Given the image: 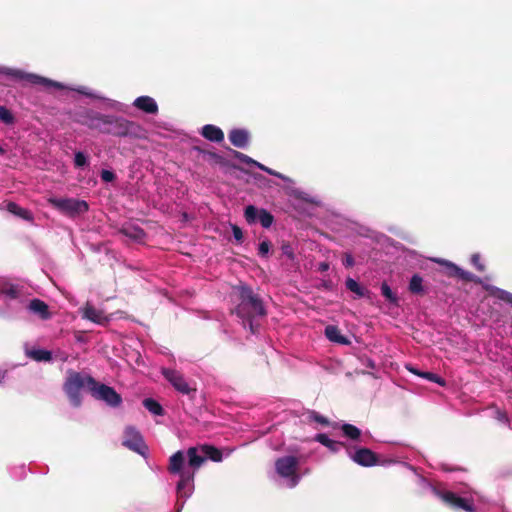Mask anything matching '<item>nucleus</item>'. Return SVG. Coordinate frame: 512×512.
<instances>
[{
    "label": "nucleus",
    "mask_w": 512,
    "mask_h": 512,
    "mask_svg": "<svg viewBox=\"0 0 512 512\" xmlns=\"http://www.w3.org/2000/svg\"><path fill=\"white\" fill-rule=\"evenodd\" d=\"M232 153H233L234 157L236 159H238L240 162L258 167L259 162L252 159L248 155H246L242 152L236 151V150H232Z\"/></svg>",
    "instance_id": "ea45409f"
},
{
    "label": "nucleus",
    "mask_w": 512,
    "mask_h": 512,
    "mask_svg": "<svg viewBox=\"0 0 512 512\" xmlns=\"http://www.w3.org/2000/svg\"><path fill=\"white\" fill-rule=\"evenodd\" d=\"M89 384L92 385L90 393L95 399L102 400L112 407H118L121 404L122 398L114 388L101 384L95 379H89Z\"/></svg>",
    "instance_id": "0eeeda50"
},
{
    "label": "nucleus",
    "mask_w": 512,
    "mask_h": 512,
    "mask_svg": "<svg viewBox=\"0 0 512 512\" xmlns=\"http://www.w3.org/2000/svg\"><path fill=\"white\" fill-rule=\"evenodd\" d=\"M199 450L202 454H204L205 460L210 459L213 462H221L223 459L222 450L213 445H201Z\"/></svg>",
    "instance_id": "b1692460"
},
{
    "label": "nucleus",
    "mask_w": 512,
    "mask_h": 512,
    "mask_svg": "<svg viewBox=\"0 0 512 512\" xmlns=\"http://www.w3.org/2000/svg\"><path fill=\"white\" fill-rule=\"evenodd\" d=\"M87 163V156L83 152L78 151L75 153L74 164L76 167H84Z\"/></svg>",
    "instance_id": "79ce46f5"
},
{
    "label": "nucleus",
    "mask_w": 512,
    "mask_h": 512,
    "mask_svg": "<svg viewBox=\"0 0 512 512\" xmlns=\"http://www.w3.org/2000/svg\"><path fill=\"white\" fill-rule=\"evenodd\" d=\"M194 150H196L200 154H202L204 160H207L208 162H210L213 165H220V166L228 165V161L224 157H222L221 155H219L215 152L202 149L201 147H198V146H195Z\"/></svg>",
    "instance_id": "412c9836"
},
{
    "label": "nucleus",
    "mask_w": 512,
    "mask_h": 512,
    "mask_svg": "<svg viewBox=\"0 0 512 512\" xmlns=\"http://www.w3.org/2000/svg\"><path fill=\"white\" fill-rule=\"evenodd\" d=\"M193 472H181L180 480L177 484V494L179 498H187L190 495V491H186V488L193 481Z\"/></svg>",
    "instance_id": "a211bd4d"
},
{
    "label": "nucleus",
    "mask_w": 512,
    "mask_h": 512,
    "mask_svg": "<svg viewBox=\"0 0 512 512\" xmlns=\"http://www.w3.org/2000/svg\"><path fill=\"white\" fill-rule=\"evenodd\" d=\"M104 124V134L131 139L146 138L147 132L140 124L125 118L107 115Z\"/></svg>",
    "instance_id": "f03ea898"
},
{
    "label": "nucleus",
    "mask_w": 512,
    "mask_h": 512,
    "mask_svg": "<svg viewBox=\"0 0 512 512\" xmlns=\"http://www.w3.org/2000/svg\"><path fill=\"white\" fill-rule=\"evenodd\" d=\"M101 179L104 181V182H112L115 180L116 178V175L113 171H110V170H106V169H103L101 171Z\"/></svg>",
    "instance_id": "c03bdc74"
},
{
    "label": "nucleus",
    "mask_w": 512,
    "mask_h": 512,
    "mask_svg": "<svg viewBox=\"0 0 512 512\" xmlns=\"http://www.w3.org/2000/svg\"><path fill=\"white\" fill-rule=\"evenodd\" d=\"M409 291L412 294L423 295L425 293L423 287V278L419 274H414L409 282Z\"/></svg>",
    "instance_id": "2f4dec72"
},
{
    "label": "nucleus",
    "mask_w": 512,
    "mask_h": 512,
    "mask_svg": "<svg viewBox=\"0 0 512 512\" xmlns=\"http://www.w3.org/2000/svg\"><path fill=\"white\" fill-rule=\"evenodd\" d=\"M299 460L295 456H283L275 461V470L277 474L289 480L291 488L298 485L300 476L298 475Z\"/></svg>",
    "instance_id": "20e7f679"
},
{
    "label": "nucleus",
    "mask_w": 512,
    "mask_h": 512,
    "mask_svg": "<svg viewBox=\"0 0 512 512\" xmlns=\"http://www.w3.org/2000/svg\"><path fill=\"white\" fill-rule=\"evenodd\" d=\"M7 210L10 213H12V214H14V215H16V216L26 220V221H33V215L31 213V211H29L28 209L20 207L15 202H9L7 204Z\"/></svg>",
    "instance_id": "cd10ccee"
},
{
    "label": "nucleus",
    "mask_w": 512,
    "mask_h": 512,
    "mask_svg": "<svg viewBox=\"0 0 512 512\" xmlns=\"http://www.w3.org/2000/svg\"><path fill=\"white\" fill-rule=\"evenodd\" d=\"M284 253L290 258L293 259V253L289 252V250H285Z\"/></svg>",
    "instance_id": "3c124183"
},
{
    "label": "nucleus",
    "mask_w": 512,
    "mask_h": 512,
    "mask_svg": "<svg viewBox=\"0 0 512 512\" xmlns=\"http://www.w3.org/2000/svg\"><path fill=\"white\" fill-rule=\"evenodd\" d=\"M122 444L126 448L142 455L144 454V450L147 449L142 435L135 427L132 426H127L125 428Z\"/></svg>",
    "instance_id": "9b49d317"
},
{
    "label": "nucleus",
    "mask_w": 512,
    "mask_h": 512,
    "mask_svg": "<svg viewBox=\"0 0 512 512\" xmlns=\"http://www.w3.org/2000/svg\"><path fill=\"white\" fill-rule=\"evenodd\" d=\"M26 355L37 361V362H49L52 360V353L48 350H44V349H32V350H28L26 352Z\"/></svg>",
    "instance_id": "c756f323"
},
{
    "label": "nucleus",
    "mask_w": 512,
    "mask_h": 512,
    "mask_svg": "<svg viewBox=\"0 0 512 512\" xmlns=\"http://www.w3.org/2000/svg\"><path fill=\"white\" fill-rule=\"evenodd\" d=\"M2 292L11 299H16L20 296V288L14 284L4 285L2 288Z\"/></svg>",
    "instance_id": "4c0bfd02"
},
{
    "label": "nucleus",
    "mask_w": 512,
    "mask_h": 512,
    "mask_svg": "<svg viewBox=\"0 0 512 512\" xmlns=\"http://www.w3.org/2000/svg\"><path fill=\"white\" fill-rule=\"evenodd\" d=\"M354 258L352 257L351 254L349 253H345L344 254V259H343V265L345 267H352L354 265Z\"/></svg>",
    "instance_id": "09e8293b"
},
{
    "label": "nucleus",
    "mask_w": 512,
    "mask_h": 512,
    "mask_svg": "<svg viewBox=\"0 0 512 512\" xmlns=\"http://www.w3.org/2000/svg\"><path fill=\"white\" fill-rule=\"evenodd\" d=\"M352 460L360 466L371 467L379 462L378 455L369 448H359L351 456Z\"/></svg>",
    "instance_id": "ddd939ff"
},
{
    "label": "nucleus",
    "mask_w": 512,
    "mask_h": 512,
    "mask_svg": "<svg viewBox=\"0 0 512 512\" xmlns=\"http://www.w3.org/2000/svg\"><path fill=\"white\" fill-rule=\"evenodd\" d=\"M0 121L6 125L15 123V117L12 112L5 106H0Z\"/></svg>",
    "instance_id": "e433bc0d"
},
{
    "label": "nucleus",
    "mask_w": 512,
    "mask_h": 512,
    "mask_svg": "<svg viewBox=\"0 0 512 512\" xmlns=\"http://www.w3.org/2000/svg\"><path fill=\"white\" fill-rule=\"evenodd\" d=\"M435 262L439 263L444 267V273L446 276L451 278H458L466 282H474L477 284H482V280L479 277H476L472 273L463 270L453 262H450L445 259H435Z\"/></svg>",
    "instance_id": "1a4fd4ad"
},
{
    "label": "nucleus",
    "mask_w": 512,
    "mask_h": 512,
    "mask_svg": "<svg viewBox=\"0 0 512 512\" xmlns=\"http://www.w3.org/2000/svg\"><path fill=\"white\" fill-rule=\"evenodd\" d=\"M229 140L235 147L245 148L249 143V133L244 129H233L229 132Z\"/></svg>",
    "instance_id": "f3484780"
},
{
    "label": "nucleus",
    "mask_w": 512,
    "mask_h": 512,
    "mask_svg": "<svg viewBox=\"0 0 512 512\" xmlns=\"http://www.w3.org/2000/svg\"><path fill=\"white\" fill-rule=\"evenodd\" d=\"M143 406L154 415L161 416L164 414L162 406L153 398L144 399Z\"/></svg>",
    "instance_id": "72a5a7b5"
},
{
    "label": "nucleus",
    "mask_w": 512,
    "mask_h": 512,
    "mask_svg": "<svg viewBox=\"0 0 512 512\" xmlns=\"http://www.w3.org/2000/svg\"><path fill=\"white\" fill-rule=\"evenodd\" d=\"M201 135L211 142H222L224 140L223 131L212 124H207L202 127Z\"/></svg>",
    "instance_id": "dca6fc26"
},
{
    "label": "nucleus",
    "mask_w": 512,
    "mask_h": 512,
    "mask_svg": "<svg viewBox=\"0 0 512 512\" xmlns=\"http://www.w3.org/2000/svg\"><path fill=\"white\" fill-rule=\"evenodd\" d=\"M344 435L351 440H357L361 436V430L352 424H343L341 427Z\"/></svg>",
    "instance_id": "f704fd0d"
},
{
    "label": "nucleus",
    "mask_w": 512,
    "mask_h": 512,
    "mask_svg": "<svg viewBox=\"0 0 512 512\" xmlns=\"http://www.w3.org/2000/svg\"><path fill=\"white\" fill-rule=\"evenodd\" d=\"M483 288L489 293L490 296H493L501 301H504L512 306V293L498 288L493 285L485 284Z\"/></svg>",
    "instance_id": "4be33fe9"
},
{
    "label": "nucleus",
    "mask_w": 512,
    "mask_h": 512,
    "mask_svg": "<svg viewBox=\"0 0 512 512\" xmlns=\"http://www.w3.org/2000/svg\"><path fill=\"white\" fill-rule=\"evenodd\" d=\"M232 233L237 242H242L243 232L242 229L237 225H232Z\"/></svg>",
    "instance_id": "de8ad7c7"
},
{
    "label": "nucleus",
    "mask_w": 512,
    "mask_h": 512,
    "mask_svg": "<svg viewBox=\"0 0 512 512\" xmlns=\"http://www.w3.org/2000/svg\"><path fill=\"white\" fill-rule=\"evenodd\" d=\"M83 317L97 324H102L107 321V317L104 315L103 311L89 304H87L83 310Z\"/></svg>",
    "instance_id": "aec40b11"
},
{
    "label": "nucleus",
    "mask_w": 512,
    "mask_h": 512,
    "mask_svg": "<svg viewBox=\"0 0 512 512\" xmlns=\"http://www.w3.org/2000/svg\"><path fill=\"white\" fill-rule=\"evenodd\" d=\"M184 461L185 458L182 451H177L176 453H174L169 459V472L172 474L179 475H181V472H187L186 470H183Z\"/></svg>",
    "instance_id": "6ab92c4d"
},
{
    "label": "nucleus",
    "mask_w": 512,
    "mask_h": 512,
    "mask_svg": "<svg viewBox=\"0 0 512 512\" xmlns=\"http://www.w3.org/2000/svg\"><path fill=\"white\" fill-rule=\"evenodd\" d=\"M133 105L147 114H156L158 112V105L150 96H140L136 98Z\"/></svg>",
    "instance_id": "4468645a"
},
{
    "label": "nucleus",
    "mask_w": 512,
    "mask_h": 512,
    "mask_svg": "<svg viewBox=\"0 0 512 512\" xmlns=\"http://www.w3.org/2000/svg\"><path fill=\"white\" fill-rule=\"evenodd\" d=\"M258 168L263 170V171H265V172H267L268 174L276 176V177H278V178H280L282 180H286L287 179L283 174H281L279 172H276V171L266 167L265 165H263L261 163L258 164Z\"/></svg>",
    "instance_id": "49530a36"
},
{
    "label": "nucleus",
    "mask_w": 512,
    "mask_h": 512,
    "mask_svg": "<svg viewBox=\"0 0 512 512\" xmlns=\"http://www.w3.org/2000/svg\"><path fill=\"white\" fill-rule=\"evenodd\" d=\"M270 247H271V244H270V242H269V241H267V240L262 241V242L259 244L258 254H259L261 257H266V256H267V254L269 253Z\"/></svg>",
    "instance_id": "37998d69"
},
{
    "label": "nucleus",
    "mask_w": 512,
    "mask_h": 512,
    "mask_svg": "<svg viewBox=\"0 0 512 512\" xmlns=\"http://www.w3.org/2000/svg\"><path fill=\"white\" fill-rule=\"evenodd\" d=\"M346 288L355 293L358 297H365L369 291L359 285V283L353 278H347L345 282Z\"/></svg>",
    "instance_id": "473e14b6"
},
{
    "label": "nucleus",
    "mask_w": 512,
    "mask_h": 512,
    "mask_svg": "<svg viewBox=\"0 0 512 512\" xmlns=\"http://www.w3.org/2000/svg\"><path fill=\"white\" fill-rule=\"evenodd\" d=\"M329 269V264L327 262H321L319 264V270L324 272V271H327Z\"/></svg>",
    "instance_id": "8fccbe9b"
},
{
    "label": "nucleus",
    "mask_w": 512,
    "mask_h": 512,
    "mask_svg": "<svg viewBox=\"0 0 512 512\" xmlns=\"http://www.w3.org/2000/svg\"><path fill=\"white\" fill-rule=\"evenodd\" d=\"M315 440L334 453L338 452L342 447H345L343 442L332 440L324 433L317 434Z\"/></svg>",
    "instance_id": "a878e982"
},
{
    "label": "nucleus",
    "mask_w": 512,
    "mask_h": 512,
    "mask_svg": "<svg viewBox=\"0 0 512 512\" xmlns=\"http://www.w3.org/2000/svg\"><path fill=\"white\" fill-rule=\"evenodd\" d=\"M325 335L332 342L339 344H349V340L341 334L337 326L328 325L325 328Z\"/></svg>",
    "instance_id": "bb28decb"
},
{
    "label": "nucleus",
    "mask_w": 512,
    "mask_h": 512,
    "mask_svg": "<svg viewBox=\"0 0 512 512\" xmlns=\"http://www.w3.org/2000/svg\"><path fill=\"white\" fill-rule=\"evenodd\" d=\"M435 494L453 510L477 512L473 500L471 499L460 497L456 493L448 490H435Z\"/></svg>",
    "instance_id": "6e6552de"
},
{
    "label": "nucleus",
    "mask_w": 512,
    "mask_h": 512,
    "mask_svg": "<svg viewBox=\"0 0 512 512\" xmlns=\"http://www.w3.org/2000/svg\"><path fill=\"white\" fill-rule=\"evenodd\" d=\"M106 116L107 115L94 113L92 116L89 117L87 125L91 129H96V130L100 131L101 133H104V130H105L104 122H105Z\"/></svg>",
    "instance_id": "7c9ffc66"
},
{
    "label": "nucleus",
    "mask_w": 512,
    "mask_h": 512,
    "mask_svg": "<svg viewBox=\"0 0 512 512\" xmlns=\"http://www.w3.org/2000/svg\"><path fill=\"white\" fill-rule=\"evenodd\" d=\"M89 379L94 378L90 375H84L72 369L67 371V377L63 384V390L66 393L70 403L74 407H79L82 403V397L80 394V390L82 388H87L90 392V387L92 385L89 384Z\"/></svg>",
    "instance_id": "7ed1b4c3"
},
{
    "label": "nucleus",
    "mask_w": 512,
    "mask_h": 512,
    "mask_svg": "<svg viewBox=\"0 0 512 512\" xmlns=\"http://www.w3.org/2000/svg\"><path fill=\"white\" fill-rule=\"evenodd\" d=\"M28 309L30 312L38 315L42 320H48L51 318L49 306L40 299H32L28 304Z\"/></svg>",
    "instance_id": "2eb2a0df"
},
{
    "label": "nucleus",
    "mask_w": 512,
    "mask_h": 512,
    "mask_svg": "<svg viewBox=\"0 0 512 512\" xmlns=\"http://www.w3.org/2000/svg\"><path fill=\"white\" fill-rule=\"evenodd\" d=\"M409 371L412 372L415 375H418V376H420L422 378L427 379L428 381L437 383L440 386H443V387L446 386L445 379L440 377L439 375H437L435 373H432V372H429V371L421 372L420 370H418L417 368H414V367L409 368Z\"/></svg>",
    "instance_id": "c85d7f7f"
},
{
    "label": "nucleus",
    "mask_w": 512,
    "mask_h": 512,
    "mask_svg": "<svg viewBox=\"0 0 512 512\" xmlns=\"http://www.w3.org/2000/svg\"><path fill=\"white\" fill-rule=\"evenodd\" d=\"M239 298L240 302L233 312L243 320L245 328L248 325L250 331L255 333L253 319L257 316L266 315L263 302L261 298L248 286H241L239 288Z\"/></svg>",
    "instance_id": "f257e3e1"
},
{
    "label": "nucleus",
    "mask_w": 512,
    "mask_h": 512,
    "mask_svg": "<svg viewBox=\"0 0 512 512\" xmlns=\"http://www.w3.org/2000/svg\"><path fill=\"white\" fill-rule=\"evenodd\" d=\"M120 231L125 236L135 239V240L140 239L144 236V231L140 227H135V226L123 227Z\"/></svg>",
    "instance_id": "c9c22d12"
},
{
    "label": "nucleus",
    "mask_w": 512,
    "mask_h": 512,
    "mask_svg": "<svg viewBox=\"0 0 512 512\" xmlns=\"http://www.w3.org/2000/svg\"><path fill=\"white\" fill-rule=\"evenodd\" d=\"M483 288L489 293L490 296H493L501 301H504L512 306V293L498 288L493 285L485 284Z\"/></svg>",
    "instance_id": "5701e85b"
},
{
    "label": "nucleus",
    "mask_w": 512,
    "mask_h": 512,
    "mask_svg": "<svg viewBox=\"0 0 512 512\" xmlns=\"http://www.w3.org/2000/svg\"><path fill=\"white\" fill-rule=\"evenodd\" d=\"M381 293L389 302L393 304L397 303V296L392 292L390 286L386 282L381 284Z\"/></svg>",
    "instance_id": "58836bf2"
},
{
    "label": "nucleus",
    "mask_w": 512,
    "mask_h": 512,
    "mask_svg": "<svg viewBox=\"0 0 512 512\" xmlns=\"http://www.w3.org/2000/svg\"><path fill=\"white\" fill-rule=\"evenodd\" d=\"M162 374L178 392L187 395L196 392V388L191 387L180 372L172 369H163Z\"/></svg>",
    "instance_id": "f8f14e48"
},
{
    "label": "nucleus",
    "mask_w": 512,
    "mask_h": 512,
    "mask_svg": "<svg viewBox=\"0 0 512 512\" xmlns=\"http://www.w3.org/2000/svg\"><path fill=\"white\" fill-rule=\"evenodd\" d=\"M188 464L193 469H198L204 462L205 457L197 447H190L187 450Z\"/></svg>",
    "instance_id": "393cba45"
},
{
    "label": "nucleus",
    "mask_w": 512,
    "mask_h": 512,
    "mask_svg": "<svg viewBox=\"0 0 512 512\" xmlns=\"http://www.w3.org/2000/svg\"><path fill=\"white\" fill-rule=\"evenodd\" d=\"M48 202L69 217L82 215L89 209V205L85 200L75 198H49Z\"/></svg>",
    "instance_id": "39448f33"
},
{
    "label": "nucleus",
    "mask_w": 512,
    "mask_h": 512,
    "mask_svg": "<svg viewBox=\"0 0 512 512\" xmlns=\"http://www.w3.org/2000/svg\"><path fill=\"white\" fill-rule=\"evenodd\" d=\"M471 263L476 267L478 271L483 272L485 270V266L481 263L479 254H473L471 256Z\"/></svg>",
    "instance_id": "a18cd8bd"
},
{
    "label": "nucleus",
    "mask_w": 512,
    "mask_h": 512,
    "mask_svg": "<svg viewBox=\"0 0 512 512\" xmlns=\"http://www.w3.org/2000/svg\"><path fill=\"white\" fill-rule=\"evenodd\" d=\"M0 73L10 77L11 79H13L15 81H19V82L25 81V82H29L31 84H41V85H44L47 87H54L56 89H63V87H64L63 84H61L60 82H56V81L41 77L36 74L26 73L20 69L2 67V68H0Z\"/></svg>",
    "instance_id": "423d86ee"
},
{
    "label": "nucleus",
    "mask_w": 512,
    "mask_h": 512,
    "mask_svg": "<svg viewBox=\"0 0 512 512\" xmlns=\"http://www.w3.org/2000/svg\"><path fill=\"white\" fill-rule=\"evenodd\" d=\"M309 418L313 420L316 423H319L324 426H328L330 424L328 418L324 417L323 415L319 414L316 411H311L309 413Z\"/></svg>",
    "instance_id": "a19ab883"
},
{
    "label": "nucleus",
    "mask_w": 512,
    "mask_h": 512,
    "mask_svg": "<svg viewBox=\"0 0 512 512\" xmlns=\"http://www.w3.org/2000/svg\"><path fill=\"white\" fill-rule=\"evenodd\" d=\"M244 217L248 224L260 222L263 228H270L274 222V216L266 209H258L254 205H248L244 211Z\"/></svg>",
    "instance_id": "9d476101"
}]
</instances>
